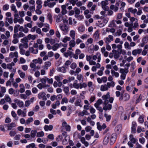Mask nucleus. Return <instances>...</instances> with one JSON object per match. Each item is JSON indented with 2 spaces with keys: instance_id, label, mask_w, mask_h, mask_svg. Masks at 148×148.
Wrapping results in <instances>:
<instances>
[{
  "instance_id": "29",
  "label": "nucleus",
  "mask_w": 148,
  "mask_h": 148,
  "mask_svg": "<svg viewBox=\"0 0 148 148\" xmlns=\"http://www.w3.org/2000/svg\"><path fill=\"white\" fill-rule=\"evenodd\" d=\"M7 125L8 127V130H11L13 127H15L16 126V124L15 123L12 122Z\"/></svg>"
},
{
  "instance_id": "42",
  "label": "nucleus",
  "mask_w": 148,
  "mask_h": 148,
  "mask_svg": "<svg viewBox=\"0 0 148 148\" xmlns=\"http://www.w3.org/2000/svg\"><path fill=\"white\" fill-rule=\"evenodd\" d=\"M128 12H131L132 13L135 14L137 11V10L136 9H134L132 8H130L128 9Z\"/></svg>"
},
{
  "instance_id": "56",
  "label": "nucleus",
  "mask_w": 148,
  "mask_h": 148,
  "mask_svg": "<svg viewBox=\"0 0 148 148\" xmlns=\"http://www.w3.org/2000/svg\"><path fill=\"white\" fill-rule=\"evenodd\" d=\"M11 10L14 11L15 13H17L18 11L16 8V6L14 4H12L11 6Z\"/></svg>"
},
{
  "instance_id": "40",
  "label": "nucleus",
  "mask_w": 148,
  "mask_h": 148,
  "mask_svg": "<svg viewBox=\"0 0 148 148\" xmlns=\"http://www.w3.org/2000/svg\"><path fill=\"white\" fill-rule=\"evenodd\" d=\"M81 101L80 99H77L75 102V105L76 106H79L80 107H82V105L81 104Z\"/></svg>"
},
{
  "instance_id": "27",
  "label": "nucleus",
  "mask_w": 148,
  "mask_h": 148,
  "mask_svg": "<svg viewBox=\"0 0 148 148\" xmlns=\"http://www.w3.org/2000/svg\"><path fill=\"white\" fill-rule=\"evenodd\" d=\"M111 74L113 76H114L116 78L119 77V74L118 72H116L113 69H111Z\"/></svg>"
},
{
  "instance_id": "24",
  "label": "nucleus",
  "mask_w": 148,
  "mask_h": 148,
  "mask_svg": "<svg viewBox=\"0 0 148 148\" xmlns=\"http://www.w3.org/2000/svg\"><path fill=\"white\" fill-rule=\"evenodd\" d=\"M17 72L20 77L21 78L23 79L25 78V74L24 72H23L22 70H18Z\"/></svg>"
},
{
  "instance_id": "6",
  "label": "nucleus",
  "mask_w": 148,
  "mask_h": 148,
  "mask_svg": "<svg viewBox=\"0 0 148 148\" xmlns=\"http://www.w3.org/2000/svg\"><path fill=\"white\" fill-rule=\"evenodd\" d=\"M56 4V3L55 2H50L45 1L44 5L45 7L48 6L49 8H53Z\"/></svg>"
},
{
  "instance_id": "23",
  "label": "nucleus",
  "mask_w": 148,
  "mask_h": 148,
  "mask_svg": "<svg viewBox=\"0 0 148 148\" xmlns=\"http://www.w3.org/2000/svg\"><path fill=\"white\" fill-rule=\"evenodd\" d=\"M37 86L39 89L41 90L43 88L46 87H49V86L48 85L43 84L41 83H40Z\"/></svg>"
},
{
  "instance_id": "7",
  "label": "nucleus",
  "mask_w": 148,
  "mask_h": 148,
  "mask_svg": "<svg viewBox=\"0 0 148 148\" xmlns=\"http://www.w3.org/2000/svg\"><path fill=\"white\" fill-rule=\"evenodd\" d=\"M61 45H62V46L64 47H66L67 45L66 44H62L61 43H60V44L58 43H56L52 47V49L53 50V51H56L57 50V49L60 47Z\"/></svg>"
},
{
  "instance_id": "48",
  "label": "nucleus",
  "mask_w": 148,
  "mask_h": 148,
  "mask_svg": "<svg viewBox=\"0 0 148 148\" xmlns=\"http://www.w3.org/2000/svg\"><path fill=\"white\" fill-rule=\"evenodd\" d=\"M44 135V133L42 131L39 132H37L36 136L37 137H42Z\"/></svg>"
},
{
  "instance_id": "44",
  "label": "nucleus",
  "mask_w": 148,
  "mask_h": 148,
  "mask_svg": "<svg viewBox=\"0 0 148 148\" xmlns=\"http://www.w3.org/2000/svg\"><path fill=\"white\" fill-rule=\"evenodd\" d=\"M89 113H88L87 110H83L82 112H80L79 113V115L83 116H84V115H89Z\"/></svg>"
},
{
  "instance_id": "43",
  "label": "nucleus",
  "mask_w": 148,
  "mask_h": 148,
  "mask_svg": "<svg viewBox=\"0 0 148 148\" xmlns=\"http://www.w3.org/2000/svg\"><path fill=\"white\" fill-rule=\"evenodd\" d=\"M130 140L133 143H135L137 140V139L134 138L133 136L132 135H130Z\"/></svg>"
},
{
  "instance_id": "35",
  "label": "nucleus",
  "mask_w": 148,
  "mask_h": 148,
  "mask_svg": "<svg viewBox=\"0 0 148 148\" xmlns=\"http://www.w3.org/2000/svg\"><path fill=\"white\" fill-rule=\"evenodd\" d=\"M24 21V20L23 18L21 17L20 18L17 19V20H16V21H15L14 22V23H16L17 22H18L19 24H22L23 23Z\"/></svg>"
},
{
  "instance_id": "53",
  "label": "nucleus",
  "mask_w": 148,
  "mask_h": 148,
  "mask_svg": "<svg viewBox=\"0 0 148 148\" xmlns=\"http://www.w3.org/2000/svg\"><path fill=\"white\" fill-rule=\"evenodd\" d=\"M142 41L145 43H147L148 42V36H144L142 39Z\"/></svg>"
},
{
  "instance_id": "50",
  "label": "nucleus",
  "mask_w": 148,
  "mask_h": 148,
  "mask_svg": "<svg viewBox=\"0 0 148 148\" xmlns=\"http://www.w3.org/2000/svg\"><path fill=\"white\" fill-rule=\"evenodd\" d=\"M106 11L107 12V13L106 14V15H105V16H111L113 13V11L111 10H106Z\"/></svg>"
},
{
  "instance_id": "21",
  "label": "nucleus",
  "mask_w": 148,
  "mask_h": 148,
  "mask_svg": "<svg viewBox=\"0 0 148 148\" xmlns=\"http://www.w3.org/2000/svg\"><path fill=\"white\" fill-rule=\"evenodd\" d=\"M122 125L121 124L118 125L115 128V132L118 134L121 132V130Z\"/></svg>"
},
{
  "instance_id": "34",
  "label": "nucleus",
  "mask_w": 148,
  "mask_h": 148,
  "mask_svg": "<svg viewBox=\"0 0 148 148\" xmlns=\"http://www.w3.org/2000/svg\"><path fill=\"white\" fill-rule=\"evenodd\" d=\"M12 116L14 118L16 121H18V117L17 116V114L14 111H12L11 112Z\"/></svg>"
},
{
  "instance_id": "11",
  "label": "nucleus",
  "mask_w": 148,
  "mask_h": 148,
  "mask_svg": "<svg viewBox=\"0 0 148 148\" xmlns=\"http://www.w3.org/2000/svg\"><path fill=\"white\" fill-rule=\"evenodd\" d=\"M130 113L122 114L121 116V118L122 120H125L127 118L128 119L130 117Z\"/></svg>"
},
{
  "instance_id": "26",
  "label": "nucleus",
  "mask_w": 148,
  "mask_h": 148,
  "mask_svg": "<svg viewBox=\"0 0 148 148\" xmlns=\"http://www.w3.org/2000/svg\"><path fill=\"white\" fill-rule=\"evenodd\" d=\"M53 128V126L52 125H45L44 127V129L46 131H51Z\"/></svg>"
},
{
  "instance_id": "61",
  "label": "nucleus",
  "mask_w": 148,
  "mask_h": 148,
  "mask_svg": "<svg viewBox=\"0 0 148 148\" xmlns=\"http://www.w3.org/2000/svg\"><path fill=\"white\" fill-rule=\"evenodd\" d=\"M20 27V25L18 24L16 25L14 28V33H17L18 32V28Z\"/></svg>"
},
{
  "instance_id": "41",
  "label": "nucleus",
  "mask_w": 148,
  "mask_h": 148,
  "mask_svg": "<svg viewBox=\"0 0 148 148\" xmlns=\"http://www.w3.org/2000/svg\"><path fill=\"white\" fill-rule=\"evenodd\" d=\"M69 140V137L66 136L62 141V144L64 145H66L68 142V141Z\"/></svg>"
},
{
  "instance_id": "54",
  "label": "nucleus",
  "mask_w": 148,
  "mask_h": 148,
  "mask_svg": "<svg viewBox=\"0 0 148 148\" xmlns=\"http://www.w3.org/2000/svg\"><path fill=\"white\" fill-rule=\"evenodd\" d=\"M126 5L125 3L124 2H121V7L120 8V10L121 11H123L124 10V8Z\"/></svg>"
},
{
  "instance_id": "39",
  "label": "nucleus",
  "mask_w": 148,
  "mask_h": 148,
  "mask_svg": "<svg viewBox=\"0 0 148 148\" xmlns=\"http://www.w3.org/2000/svg\"><path fill=\"white\" fill-rule=\"evenodd\" d=\"M70 36L72 38V39L75 40V32L73 30H71L70 32Z\"/></svg>"
},
{
  "instance_id": "45",
  "label": "nucleus",
  "mask_w": 148,
  "mask_h": 148,
  "mask_svg": "<svg viewBox=\"0 0 148 148\" xmlns=\"http://www.w3.org/2000/svg\"><path fill=\"white\" fill-rule=\"evenodd\" d=\"M37 131L36 130H32L31 132L30 136L32 138H34L37 134Z\"/></svg>"
},
{
  "instance_id": "5",
  "label": "nucleus",
  "mask_w": 148,
  "mask_h": 148,
  "mask_svg": "<svg viewBox=\"0 0 148 148\" xmlns=\"http://www.w3.org/2000/svg\"><path fill=\"white\" fill-rule=\"evenodd\" d=\"M92 59L94 60H96L97 59V62H99L101 60V54L99 52H97L94 55L92 56Z\"/></svg>"
},
{
  "instance_id": "4",
  "label": "nucleus",
  "mask_w": 148,
  "mask_h": 148,
  "mask_svg": "<svg viewBox=\"0 0 148 148\" xmlns=\"http://www.w3.org/2000/svg\"><path fill=\"white\" fill-rule=\"evenodd\" d=\"M59 27L64 35L66 34L69 30L68 27L65 24H60L59 25Z\"/></svg>"
},
{
  "instance_id": "59",
  "label": "nucleus",
  "mask_w": 148,
  "mask_h": 148,
  "mask_svg": "<svg viewBox=\"0 0 148 148\" xmlns=\"http://www.w3.org/2000/svg\"><path fill=\"white\" fill-rule=\"evenodd\" d=\"M27 37L29 38L34 40L36 38V36L35 35H31L30 34L28 35Z\"/></svg>"
},
{
  "instance_id": "1",
  "label": "nucleus",
  "mask_w": 148,
  "mask_h": 148,
  "mask_svg": "<svg viewBox=\"0 0 148 148\" xmlns=\"http://www.w3.org/2000/svg\"><path fill=\"white\" fill-rule=\"evenodd\" d=\"M110 92H108L106 95H103L102 97L104 105L103 109L106 111L110 110L112 108V105L108 103V102L109 101L110 103H113L114 99L112 97H110Z\"/></svg>"
},
{
  "instance_id": "18",
  "label": "nucleus",
  "mask_w": 148,
  "mask_h": 148,
  "mask_svg": "<svg viewBox=\"0 0 148 148\" xmlns=\"http://www.w3.org/2000/svg\"><path fill=\"white\" fill-rule=\"evenodd\" d=\"M110 134H106V136L104 139L103 143L104 145H107L109 142Z\"/></svg>"
},
{
  "instance_id": "28",
  "label": "nucleus",
  "mask_w": 148,
  "mask_h": 148,
  "mask_svg": "<svg viewBox=\"0 0 148 148\" xmlns=\"http://www.w3.org/2000/svg\"><path fill=\"white\" fill-rule=\"evenodd\" d=\"M85 28L84 25H80L78 28V30L80 33L84 32L85 31Z\"/></svg>"
},
{
  "instance_id": "25",
  "label": "nucleus",
  "mask_w": 148,
  "mask_h": 148,
  "mask_svg": "<svg viewBox=\"0 0 148 148\" xmlns=\"http://www.w3.org/2000/svg\"><path fill=\"white\" fill-rule=\"evenodd\" d=\"M6 102H8L9 103H11L12 102V100L8 95H6L4 97Z\"/></svg>"
},
{
  "instance_id": "12",
  "label": "nucleus",
  "mask_w": 148,
  "mask_h": 148,
  "mask_svg": "<svg viewBox=\"0 0 148 148\" xmlns=\"http://www.w3.org/2000/svg\"><path fill=\"white\" fill-rule=\"evenodd\" d=\"M26 111H22L21 109H18L17 111V113L18 116H21L23 117H25L26 116Z\"/></svg>"
},
{
  "instance_id": "49",
  "label": "nucleus",
  "mask_w": 148,
  "mask_h": 148,
  "mask_svg": "<svg viewBox=\"0 0 148 148\" xmlns=\"http://www.w3.org/2000/svg\"><path fill=\"white\" fill-rule=\"evenodd\" d=\"M5 21H6L7 22H8L10 24H12L13 23V18L12 17H6L5 18Z\"/></svg>"
},
{
  "instance_id": "58",
  "label": "nucleus",
  "mask_w": 148,
  "mask_h": 148,
  "mask_svg": "<svg viewBox=\"0 0 148 148\" xmlns=\"http://www.w3.org/2000/svg\"><path fill=\"white\" fill-rule=\"evenodd\" d=\"M47 18L48 20H49V23H51L52 21V16L51 14L50 13H48L47 16Z\"/></svg>"
},
{
  "instance_id": "14",
  "label": "nucleus",
  "mask_w": 148,
  "mask_h": 148,
  "mask_svg": "<svg viewBox=\"0 0 148 148\" xmlns=\"http://www.w3.org/2000/svg\"><path fill=\"white\" fill-rule=\"evenodd\" d=\"M137 124L135 121H133L132 122V127H131V131L132 132L135 133L136 132V127L137 126Z\"/></svg>"
},
{
  "instance_id": "13",
  "label": "nucleus",
  "mask_w": 148,
  "mask_h": 148,
  "mask_svg": "<svg viewBox=\"0 0 148 148\" xmlns=\"http://www.w3.org/2000/svg\"><path fill=\"white\" fill-rule=\"evenodd\" d=\"M142 51V49H135L132 51V54L134 56H136L137 55L140 54Z\"/></svg>"
},
{
  "instance_id": "62",
  "label": "nucleus",
  "mask_w": 148,
  "mask_h": 148,
  "mask_svg": "<svg viewBox=\"0 0 148 148\" xmlns=\"http://www.w3.org/2000/svg\"><path fill=\"white\" fill-rule=\"evenodd\" d=\"M122 30L119 29L117 30L115 34V36H119L122 33Z\"/></svg>"
},
{
  "instance_id": "16",
  "label": "nucleus",
  "mask_w": 148,
  "mask_h": 148,
  "mask_svg": "<svg viewBox=\"0 0 148 148\" xmlns=\"http://www.w3.org/2000/svg\"><path fill=\"white\" fill-rule=\"evenodd\" d=\"M29 50L30 52L33 54H36L38 53V49H35L34 48V47H30L29 48Z\"/></svg>"
},
{
  "instance_id": "37",
  "label": "nucleus",
  "mask_w": 148,
  "mask_h": 148,
  "mask_svg": "<svg viewBox=\"0 0 148 148\" xmlns=\"http://www.w3.org/2000/svg\"><path fill=\"white\" fill-rule=\"evenodd\" d=\"M129 71L128 70V68H127V69H123L122 68H121L120 70V73L122 74H126Z\"/></svg>"
},
{
  "instance_id": "19",
  "label": "nucleus",
  "mask_w": 148,
  "mask_h": 148,
  "mask_svg": "<svg viewBox=\"0 0 148 148\" xmlns=\"http://www.w3.org/2000/svg\"><path fill=\"white\" fill-rule=\"evenodd\" d=\"M58 72L65 73L66 72V70L65 67L62 66L61 67H58L57 69Z\"/></svg>"
},
{
  "instance_id": "60",
  "label": "nucleus",
  "mask_w": 148,
  "mask_h": 148,
  "mask_svg": "<svg viewBox=\"0 0 148 148\" xmlns=\"http://www.w3.org/2000/svg\"><path fill=\"white\" fill-rule=\"evenodd\" d=\"M37 148L36 145L34 143H32L26 146V148Z\"/></svg>"
},
{
  "instance_id": "3",
  "label": "nucleus",
  "mask_w": 148,
  "mask_h": 148,
  "mask_svg": "<svg viewBox=\"0 0 148 148\" xmlns=\"http://www.w3.org/2000/svg\"><path fill=\"white\" fill-rule=\"evenodd\" d=\"M9 57L10 58H14L13 62L15 63L18 61L17 58L18 57V53L17 51H15L14 52H11L9 54Z\"/></svg>"
},
{
  "instance_id": "38",
  "label": "nucleus",
  "mask_w": 148,
  "mask_h": 148,
  "mask_svg": "<svg viewBox=\"0 0 148 148\" xmlns=\"http://www.w3.org/2000/svg\"><path fill=\"white\" fill-rule=\"evenodd\" d=\"M60 104V102L59 101H56L55 103H53L51 105L53 109L56 108L57 106H59Z\"/></svg>"
},
{
  "instance_id": "8",
  "label": "nucleus",
  "mask_w": 148,
  "mask_h": 148,
  "mask_svg": "<svg viewBox=\"0 0 148 148\" xmlns=\"http://www.w3.org/2000/svg\"><path fill=\"white\" fill-rule=\"evenodd\" d=\"M113 36L111 35H109L108 37H106L104 39L106 44H109L111 41H113Z\"/></svg>"
},
{
  "instance_id": "46",
  "label": "nucleus",
  "mask_w": 148,
  "mask_h": 148,
  "mask_svg": "<svg viewBox=\"0 0 148 148\" xmlns=\"http://www.w3.org/2000/svg\"><path fill=\"white\" fill-rule=\"evenodd\" d=\"M106 31L107 32H110L112 33H114L115 32V29L113 28H107L106 29Z\"/></svg>"
},
{
  "instance_id": "15",
  "label": "nucleus",
  "mask_w": 148,
  "mask_h": 148,
  "mask_svg": "<svg viewBox=\"0 0 148 148\" xmlns=\"http://www.w3.org/2000/svg\"><path fill=\"white\" fill-rule=\"evenodd\" d=\"M51 65V63L49 61H46L44 63L43 67L44 69L45 70H48L49 67H50Z\"/></svg>"
},
{
  "instance_id": "9",
  "label": "nucleus",
  "mask_w": 148,
  "mask_h": 148,
  "mask_svg": "<svg viewBox=\"0 0 148 148\" xmlns=\"http://www.w3.org/2000/svg\"><path fill=\"white\" fill-rule=\"evenodd\" d=\"M46 94L44 92H40L38 95V97L39 99H42L43 100H46L47 99L45 96Z\"/></svg>"
},
{
  "instance_id": "2",
  "label": "nucleus",
  "mask_w": 148,
  "mask_h": 148,
  "mask_svg": "<svg viewBox=\"0 0 148 148\" xmlns=\"http://www.w3.org/2000/svg\"><path fill=\"white\" fill-rule=\"evenodd\" d=\"M115 85L114 81H112L110 82H107L106 84L101 85L100 87V90L101 91H107L110 88V87H114Z\"/></svg>"
},
{
  "instance_id": "10",
  "label": "nucleus",
  "mask_w": 148,
  "mask_h": 148,
  "mask_svg": "<svg viewBox=\"0 0 148 148\" xmlns=\"http://www.w3.org/2000/svg\"><path fill=\"white\" fill-rule=\"evenodd\" d=\"M62 125L63 127L65 128L66 131L69 132L70 131L71 127L66 121H63L62 123Z\"/></svg>"
},
{
  "instance_id": "64",
  "label": "nucleus",
  "mask_w": 148,
  "mask_h": 148,
  "mask_svg": "<svg viewBox=\"0 0 148 148\" xmlns=\"http://www.w3.org/2000/svg\"><path fill=\"white\" fill-rule=\"evenodd\" d=\"M104 116L106 119V121L108 122L111 119V116L110 115H108L106 114H105Z\"/></svg>"
},
{
  "instance_id": "36",
  "label": "nucleus",
  "mask_w": 148,
  "mask_h": 148,
  "mask_svg": "<svg viewBox=\"0 0 148 148\" xmlns=\"http://www.w3.org/2000/svg\"><path fill=\"white\" fill-rule=\"evenodd\" d=\"M110 8L115 12H117L119 10V8L114 5H111L110 7Z\"/></svg>"
},
{
  "instance_id": "52",
  "label": "nucleus",
  "mask_w": 148,
  "mask_h": 148,
  "mask_svg": "<svg viewBox=\"0 0 148 148\" xmlns=\"http://www.w3.org/2000/svg\"><path fill=\"white\" fill-rule=\"evenodd\" d=\"M87 86V84L84 82L79 84V88L81 89L83 88H85Z\"/></svg>"
},
{
  "instance_id": "30",
  "label": "nucleus",
  "mask_w": 148,
  "mask_h": 148,
  "mask_svg": "<svg viewBox=\"0 0 148 148\" xmlns=\"http://www.w3.org/2000/svg\"><path fill=\"white\" fill-rule=\"evenodd\" d=\"M112 52L114 54V59H117L119 57V54L117 52L116 50H113Z\"/></svg>"
},
{
  "instance_id": "33",
  "label": "nucleus",
  "mask_w": 148,
  "mask_h": 148,
  "mask_svg": "<svg viewBox=\"0 0 148 148\" xmlns=\"http://www.w3.org/2000/svg\"><path fill=\"white\" fill-rule=\"evenodd\" d=\"M103 103V101L102 100L100 99H99L97 101V102L95 103L94 106H99L102 104Z\"/></svg>"
},
{
  "instance_id": "20",
  "label": "nucleus",
  "mask_w": 148,
  "mask_h": 148,
  "mask_svg": "<svg viewBox=\"0 0 148 148\" xmlns=\"http://www.w3.org/2000/svg\"><path fill=\"white\" fill-rule=\"evenodd\" d=\"M106 1H102L101 2V4L102 8L104 10L106 11V6L107 5L108 3Z\"/></svg>"
},
{
  "instance_id": "17",
  "label": "nucleus",
  "mask_w": 148,
  "mask_h": 148,
  "mask_svg": "<svg viewBox=\"0 0 148 148\" xmlns=\"http://www.w3.org/2000/svg\"><path fill=\"white\" fill-rule=\"evenodd\" d=\"M14 101L17 103V105L20 108H21L23 107L24 103L23 101L18 99H14Z\"/></svg>"
},
{
  "instance_id": "63",
  "label": "nucleus",
  "mask_w": 148,
  "mask_h": 148,
  "mask_svg": "<svg viewBox=\"0 0 148 148\" xmlns=\"http://www.w3.org/2000/svg\"><path fill=\"white\" fill-rule=\"evenodd\" d=\"M73 53L69 51H67L66 52H65L64 53V55L66 57H68L69 56L72 55Z\"/></svg>"
},
{
  "instance_id": "47",
  "label": "nucleus",
  "mask_w": 148,
  "mask_h": 148,
  "mask_svg": "<svg viewBox=\"0 0 148 148\" xmlns=\"http://www.w3.org/2000/svg\"><path fill=\"white\" fill-rule=\"evenodd\" d=\"M99 34L98 31H96L93 35V37L95 39H98L99 38Z\"/></svg>"
},
{
  "instance_id": "31",
  "label": "nucleus",
  "mask_w": 148,
  "mask_h": 148,
  "mask_svg": "<svg viewBox=\"0 0 148 148\" xmlns=\"http://www.w3.org/2000/svg\"><path fill=\"white\" fill-rule=\"evenodd\" d=\"M33 118L32 117H29L26 120L25 123V125H29L30 123L32 122L33 121Z\"/></svg>"
},
{
  "instance_id": "55",
  "label": "nucleus",
  "mask_w": 148,
  "mask_h": 148,
  "mask_svg": "<svg viewBox=\"0 0 148 148\" xmlns=\"http://www.w3.org/2000/svg\"><path fill=\"white\" fill-rule=\"evenodd\" d=\"M71 39V38L70 37L66 36L62 40L63 42L66 43L67 41H70Z\"/></svg>"
},
{
  "instance_id": "51",
  "label": "nucleus",
  "mask_w": 148,
  "mask_h": 148,
  "mask_svg": "<svg viewBox=\"0 0 148 148\" xmlns=\"http://www.w3.org/2000/svg\"><path fill=\"white\" fill-rule=\"evenodd\" d=\"M75 40L72 39V40L70 41L69 42V45L71 47H74L75 45Z\"/></svg>"
},
{
  "instance_id": "57",
  "label": "nucleus",
  "mask_w": 148,
  "mask_h": 148,
  "mask_svg": "<svg viewBox=\"0 0 148 148\" xmlns=\"http://www.w3.org/2000/svg\"><path fill=\"white\" fill-rule=\"evenodd\" d=\"M130 98V95L127 93H125L123 95V99L125 101L128 100Z\"/></svg>"
},
{
  "instance_id": "22",
  "label": "nucleus",
  "mask_w": 148,
  "mask_h": 148,
  "mask_svg": "<svg viewBox=\"0 0 148 148\" xmlns=\"http://www.w3.org/2000/svg\"><path fill=\"white\" fill-rule=\"evenodd\" d=\"M32 62L36 64L38 63L41 64L42 62V60L41 58H39L37 59L33 60H32Z\"/></svg>"
},
{
  "instance_id": "32",
  "label": "nucleus",
  "mask_w": 148,
  "mask_h": 148,
  "mask_svg": "<svg viewBox=\"0 0 148 148\" xmlns=\"http://www.w3.org/2000/svg\"><path fill=\"white\" fill-rule=\"evenodd\" d=\"M20 89L19 90V92L20 93H23L25 91V86L23 84H21L19 86Z\"/></svg>"
}]
</instances>
